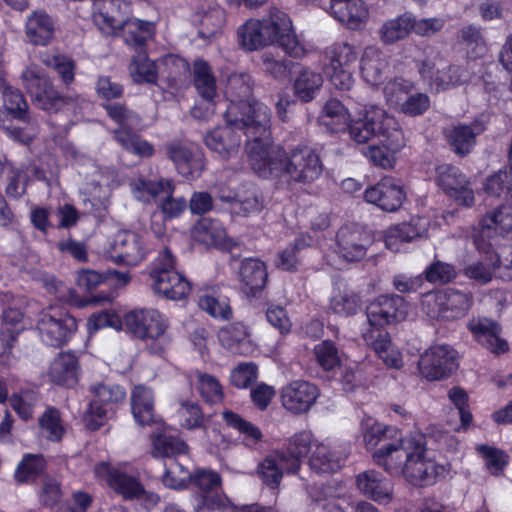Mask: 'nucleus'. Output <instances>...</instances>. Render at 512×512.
<instances>
[{
	"mask_svg": "<svg viewBox=\"0 0 512 512\" xmlns=\"http://www.w3.org/2000/svg\"><path fill=\"white\" fill-rule=\"evenodd\" d=\"M469 329L479 344L498 354L508 350V343L500 338L499 326L487 319L477 318L469 322Z\"/></svg>",
	"mask_w": 512,
	"mask_h": 512,
	"instance_id": "obj_38",
	"label": "nucleus"
},
{
	"mask_svg": "<svg viewBox=\"0 0 512 512\" xmlns=\"http://www.w3.org/2000/svg\"><path fill=\"white\" fill-rule=\"evenodd\" d=\"M280 397L285 409L294 414H300L308 411L316 402L319 390L308 381L295 380L282 388Z\"/></svg>",
	"mask_w": 512,
	"mask_h": 512,
	"instance_id": "obj_27",
	"label": "nucleus"
},
{
	"mask_svg": "<svg viewBox=\"0 0 512 512\" xmlns=\"http://www.w3.org/2000/svg\"><path fill=\"white\" fill-rule=\"evenodd\" d=\"M124 317L114 309H107L90 315L86 322L87 332L90 336L104 328H111L116 331L123 329Z\"/></svg>",
	"mask_w": 512,
	"mask_h": 512,
	"instance_id": "obj_56",
	"label": "nucleus"
},
{
	"mask_svg": "<svg viewBox=\"0 0 512 512\" xmlns=\"http://www.w3.org/2000/svg\"><path fill=\"white\" fill-rule=\"evenodd\" d=\"M247 157L253 171L262 178H285L291 183L311 184L323 171L315 150L303 146L287 153L273 145L270 135L251 142L247 146Z\"/></svg>",
	"mask_w": 512,
	"mask_h": 512,
	"instance_id": "obj_2",
	"label": "nucleus"
},
{
	"mask_svg": "<svg viewBox=\"0 0 512 512\" xmlns=\"http://www.w3.org/2000/svg\"><path fill=\"white\" fill-rule=\"evenodd\" d=\"M224 200L231 201L234 210L241 212L244 216L257 213L262 208V202L254 188L238 192L234 198L224 197Z\"/></svg>",
	"mask_w": 512,
	"mask_h": 512,
	"instance_id": "obj_58",
	"label": "nucleus"
},
{
	"mask_svg": "<svg viewBox=\"0 0 512 512\" xmlns=\"http://www.w3.org/2000/svg\"><path fill=\"white\" fill-rule=\"evenodd\" d=\"M221 418L226 427L237 431L245 446L253 448L262 441L263 434L259 427L244 419L240 414L224 409Z\"/></svg>",
	"mask_w": 512,
	"mask_h": 512,
	"instance_id": "obj_43",
	"label": "nucleus"
},
{
	"mask_svg": "<svg viewBox=\"0 0 512 512\" xmlns=\"http://www.w3.org/2000/svg\"><path fill=\"white\" fill-rule=\"evenodd\" d=\"M79 373L80 367L76 355L71 352H63L52 361L48 377L57 385L73 387L78 382Z\"/></svg>",
	"mask_w": 512,
	"mask_h": 512,
	"instance_id": "obj_37",
	"label": "nucleus"
},
{
	"mask_svg": "<svg viewBox=\"0 0 512 512\" xmlns=\"http://www.w3.org/2000/svg\"><path fill=\"white\" fill-rule=\"evenodd\" d=\"M2 302L7 305V308L2 313L0 330L19 336L24 330L23 313L21 312V307L25 302L24 298L5 293L2 296Z\"/></svg>",
	"mask_w": 512,
	"mask_h": 512,
	"instance_id": "obj_45",
	"label": "nucleus"
},
{
	"mask_svg": "<svg viewBox=\"0 0 512 512\" xmlns=\"http://www.w3.org/2000/svg\"><path fill=\"white\" fill-rule=\"evenodd\" d=\"M130 186L134 197L142 202L162 200L161 210L168 218L178 217L186 209L187 204L184 198L172 197L174 185L171 180L151 181L137 178L131 182Z\"/></svg>",
	"mask_w": 512,
	"mask_h": 512,
	"instance_id": "obj_11",
	"label": "nucleus"
},
{
	"mask_svg": "<svg viewBox=\"0 0 512 512\" xmlns=\"http://www.w3.org/2000/svg\"><path fill=\"white\" fill-rule=\"evenodd\" d=\"M322 84L321 74L308 68H302L294 78V93L302 102H309L314 99Z\"/></svg>",
	"mask_w": 512,
	"mask_h": 512,
	"instance_id": "obj_49",
	"label": "nucleus"
},
{
	"mask_svg": "<svg viewBox=\"0 0 512 512\" xmlns=\"http://www.w3.org/2000/svg\"><path fill=\"white\" fill-rule=\"evenodd\" d=\"M413 28V17L402 14L385 21L379 29V38L385 45L393 44L406 38Z\"/></svg>",
	"mask_w": 512,
	"mask_h": 512,
	"instance_id": "obj_48",
	"label": "nucleus"
},
{
	"mask_svg": "<svg viewBox=\"0 0 512 512\" xmlns=\"http://www.w3.org/2000/svg\"><path fill=\"white\" fill-rule=\"evenodd\" d=\"M37 330L49 346L65 344L77 330V321L62 308L50 306L40 313Z\"/></svg>",
	"mask_w": 512,
	"mask_h": 512,
	"instance_id": "obj_13",
	"label": "nucleus"
},
{
	"mask_svg": "<svg viewBox=\"0 0 512 512\" xmlns=\"http://www.w3.org/2000/svg\"><path fill=\"white\" fill-rule=\"evenodd\" d=\"M409 304L398 295H381L367 307L366 327L383 329L384 326L406 319Z\"/></svg>",
	"mask_w": 512,
	"mask_h": 512,
	"instance_id": "obj_19",
	"label": "nucleus"
},
{
	"mask_svg": "<svg viewBox=\"0 0 512 512\" xmlns=\"http://www.w3.org/2000/svg\"><path fill=\"white\" fill-rule=\"evenodd\" d=\"M124 325L135 337L147 342L152 354L164 353L171 344L169 321L156 309L132 310L124 315Z\"/></svg>",
	"mask_w": 512,
	"mask_h": 512,
	"instance_id": "obj_5",
	"label": "nucleus"
},
{
	"mask_svg": "<svg viewBox=\"0 0 512 512\" xmlns=\"http://www.w3.org/2000/svg\"><path fill=\"white\" fill-rule=\"evenodd\" d=\"M128 9L129 5L125 0H102L94 3V23L103 34L115 35L120 31Z\"/></svg>",
	"mask_w": 512,
	"mask_h": 512,
	"instance_id": "obj_30",
	"label": "nucleus"
},
{
	"mask_svg": "<svg viewBox=\"0 0 512 512\" xmlns=\"http://www.w3.org/2000/svg\"><path fill=\"white\" fill-rule=\"evenodd\" d=\"M225 22V10L218 5L209 6L200 17L199 36L205 39L215 37L222 32Z\"/></svg>",
	"mask_w": 512,
	"mask_h": 512,
	"instance_id": "obj_53",
	"label": "nucleus"
},
{
	"mask_svg": "<svg viewBox=\"0 0 512 512\" xmlns=\"http://www.w3.org/2000/svg\"><path fill=\"white\" fill-rule=\"evenodd\" d=\"M196 376L197 389L206 401L218 403L223 399V389L216 377L200 372H198Z\"/></svg>",
	"mask_w": 512,
	"mask_h": 512,
	"instance_id": "obj_62",
	"label": "nucleus"
},
{
	"mask_svg": "<svg viewBox=\"0 0 512 512\" xmlns=\"http://www.w3.org/2000/svg\"><path fill=\"white\" fill-rule=\"evenodd\" d=\"M363 442L373 451L374 462L393 477L415 486H428L449 474L448 463H438L430 456L422 435L397 437V430L365 418L361 423Z\"/></svg>",
	"mask_w": 512,
	"mask_h": 512,
	"instance_id": "obj_1",
	"label": "nucleus"
},
{
	"mask_svg": "<svg viewBox=\"0 0 512 512\" xmlns=\"http://www.w3.org/2000/svg\"><path fill=\"white\" fill-rule=\"evenodd\" d=\"M387 56L376 47L365 48L360 58V76L370 86L381 84L387 76Z\"/></svg>",
	"mask_w": 512,
	"mask_h": 512,
	"instance_id": "obj_34",
	"label": "nucleus"
},
{
	"mask_svg": "<svg viewBox=\"0 0 512 512\" xmlns=\"http://www.w3.org/2000/svg\"><path fill=\"white\" fill-rule=\"evenodd\" d=\"M318 442L311 431H300L288 440L285 458L282 459L288 466V473H296L301 467L302 458L315 448Z\"/></svg>",
	"mask_w": 512,
	"mask_h": 512,
	"instance_id": "obj_41",
	"label": "nucleus"
},
{
	"mask_svg": "<svg viewBox=\"0 0 512 512\" xmlns=\"http://www.w3.org/2000/svg\"><path fill=\"white\" fill-rule=\"evenodd\" d=\"M56 33V20L43 9L31 11L24 21V36L33 46L49 45Z\"/></svg>",
	"mask_w": 512,
	"mask_h": 512,
	"instance_id": "obj_29",
	"label": "nucleus"
},
{
	"mask_svg": "<svg viewBox=\"0 0 512 512\" xmlns=\"http://www.w3.org/2000/svg\"><path fill=\"white\" fill-rule=\"evenodd\" d=\"M45 468V461L40 455H26L18 464L15 478L18 482L25 483L34 479Z\"/></svg>",
	"mask_w": 512,
	"mask_h": 512,
	"instance_id": "obj_61",
	"label": "nucleus"
},
{
	"mask_svg": "<svg viewBox=\"0 0 512 512\" xmlns=\"http://www.w3.org/2000/svg\"><path fill=\"white\" fill-rule=\"evenodd\" d=\"M131 412L135 422L147 426L157 421L154 409V393L144 385H137L131 391Z\"/></svg>",
	"mask_w": 512,
	"mask_h": 512,
	"instance_id": "obj_40",
	"label": "nucleus"
},
{
	"mask_svg": "<svg viewBox=\"0 0 512 512\" xmlns=\"http://www.w3.org/2000/svg\"><path fill=\"white\" fill-rule=\"evenodd\" d=\"M274 34L273 44H278L286 54L296 59L305 56L307 52L305 44L296 35L290 17L280 10L276 17Z\"/></svg>",
	"mask_w": 512,
	"mask_h": 512,
	"instance_id": "obj_33",
	"label": "nucleus"
},
{
	"mask_svg": "<svg viewBox=\"0 0 512 512\" xmlns=\"http://www.w3.org/2000/svg\"><path fill=\"white\" fill-rule=\"evenodd\" d=\"M330 14L352 30L360 29L368 20L369 12L362 0H331Z\"/></svg>",
	"mask_w": 512,
	"mask_h": 512,
	"instance_id": "obj_36",
	"label": "nucleus"
},
{
	"mask_svg": "<svg viewBox=\"0 0 512 512\" xmlns=\"http://www.w3.org/2000/svg\"><path fill=\"white\" fill-rule=\"evenodd\" d=\"M22 81L34 104L42 110L58 111L64 105V99L53 88L42 69L36 65L28 66L22 73Z\"/></svg>",
	"mask_w": 512,
	"mask_h": 512,
	"instance_id": "obj_18",
	"label": "nucleus"
},
{
	"mask_svg": "<svg viewBox=\"0 0 512 512\" xmlns=\"http://www.w3.org/2000/svg\"><path fill=\"white\" fill-rule=\"evenodd\" d=\"M94 475L125 499H140L148 507L159 502L158 495L146 492L137 478L127 474L120 466L115 467L109 463L100 462L94 467Z\"/></svg>",
	"mask_w": 512,
	"mask_h": 512,
	"instance_id": "obj_10",
	"label": "nucleus"
},
{
	"mask_svg": "<svg viewBox=\"0 0 512 512\" xmlns=\"http://www.w3.org/2000/svg\"><path fill=\"white\" fill-rule=\"evenodd\" d=\"M218 339L221 345L232 353L249 355L254 351V345L241 323L229 324L218 332Z\"/></svg>",
	"mask_w": 512,
	"mask_h": 512,
	"instance_id": "obj_42",
	"label": "nucleus"
},
{
	"mask_svg": "<svg viewBox=\"0 0 512 512\" xmlns=\"http://www.w3.org/2000/svg\"><path fill=\"white\" fill-rule=\"evenodd\" d=\"M192 77L194 87L202 99L213 101L217 93V85L210 65L202 59L196 60L193 64Z\"/></svg>",
	"mask_w": 512,
	"mask_h": 512,
	"instance_id": "obj_46",
	"label": "nucleus"
},
{
	"mask_svg": "<svg viewBox=\"0 0 512 512\" xmlns=\"http://www.w3.org/2000/svg\"><path fill=\"white\" fill-rule=\"evenodd\" d=\"M479 231L473 236L475 247L488 252L496 244L498 236L504 237L512 231V204H503L487 213L480 221Z\"/></svg>",
	"mask_w": 512,
	"mask_h": 512,
	"instance_id": "obj_17",
	"label": "nucleus"
},
{
	"mask_svg": "<svg viewBox=\"0 0 512 512\" xmlns=\"http://www.w3.org/2000/svg\"><path fill=\"white\" fill-rule=\"evenodd\" d=\"M226 122L227 126L217 128L209 132L204 138L206 146L224 160L234 158L239 153L242 140L241 134H239L237 130L246 129V136L248 138H253L252 140L247 141L246 146L255 139L264 138L265 135H270L268 128H266V131L264 132L262 127L252 123V119L246 118L245 125L230 124L227 120ZM245 151L247 152V147H245Z\"/></svg>",
	"mask_w": 512,
	"mask_h": 512,
	"instance_id": "obj_8",
	"label": "nucleus"
},
{
	"mask_svg": "<svg viewBox=\"0 0 512 512\" xmlns=\"http://www.w3.org/2000/svg\"><path fill=\"white\" fill-rule=\"evenodd\" d=\"M445 294L443 299V320H453L465 315L470 308V298L467 294L451 289L442 290Z\"/></svg>",
	"mask_w": 512,
	"mask_h": 512,
	"instance_id": "obj_55",
	"label": "nucleus"
},
{
	"mask_svg": "<svg viewBox=\"0 0 512 512\" xmlns=\"http://www.w3.org/2000/svg\"><path fill=\"white\" fill-rule=\"evenodd\" d=\"M358 58L356 48L346 42L335 43L325 49L324 73L339 91H349L354 85L352 66Z\"/></svg>",
	"mask_w": 512,
	"mask_h": 512,
	"instance_id": "obj_9",
	"label": "nucleus"
},
{
	"mask_svg": "<svg viewBox=\"0 0 512 512\" xmlns=\"http://www.w3.org/2000/svg\"><path fill=\"white\" fill-rule=\"evenodd\" d=\"M370 234L358 226L341 227L336 236V252L347 262L359 261L371 244Z\"/></svg>",
	"mask_w": 512,
	"mask_h": 512,
	"instance_id": "obj_24",
	"label": "nucleus"
},
{
	"mask_svg": "<svg viewBox=\"0 0 512 512\" xmlns=\"http://www.w3.org/2000/svg\"><path fill=\"white\" fill-rule=\"evenodd\" d=\"M146 251L142 237L132 231H119L111 244V258L125 265H137L144 259Z\"/></svg>",
	"mask_w": 512,
	"mask_h": 512,
	"instance_id": "obj_25",
	"label": "nucleus"
},
{
	"mask_svg": "<svg viewBox=\"0 0 512 512\" xmlns=\"http://www.w3.org/2000/svg\"><path fill=\"white\" fill-rule=\"evenodd\" d=\"M486 129L482 120H475L471 124L454 125L445 131V135L452 150L459 155L468 154L476 143V137Z\"/></svg>",
	"mask_w": 512,
	"mask_h": 512,
	"instance_id": "obj_35",
	"label": "nucleus"
},
{
	"mask_svg": "<svg viewBox=\"0 0 512 512\" xmlns=\"http://www.w3.org/2000/svg\"><path fill=\"white\" fill-rule=\"evenodd\" d=\"M310 243L311 238L309 236H301L297 238L294 243L287 246V248L278 254L277 258L275 259L276 267L286 271L294 270L298 263L296 255L297 251L304 246L310 245Z\"/></svg>",
	"mask_w": 512,
	"mask_h": 512,
	"instance_id": "obj_63",
	"label": "nucleus"
},
{
	"mask_svg": "<svg viewBox=\"0 0 512 512\" xmlns=\"http://www.w3.org/2000/svg\"><path fill=\"white\" fill-rule=\"evenodd\" d=\"M188 451L186 443L179 438L167 435H158L153 442V454L156 457L164 458V474L162 483L175 490L184 489L192 481V473L186 465L176 456L185 454Z\"/></svg>",
	"mask_w": 512,
	"mask_h": 512,
	"instance_id": "obj_6",
	"label": "nucleus"
},
{
	"mask_svg": "<svg viewBox=\"0 0 512 512\" xmlns=\"http://www.w3.org/2000/svg\"><path fill=\"white\" fill-rule=\"evenodd\" d=\"M268 272L266 264L256 258L244 259L240 267V280L243 292L255 297L266 285Z\"/></svg>",
	"mask_w": 512,
	"mask_h": 512,
	"instance_id": "obj_39",
	"label": "nucleus"
},
{
	"mask_svg": "<svg viewBox=\"0 0 512 512\" xmlns=\"http://www.w3.org/2000/svg\"><path fill=\"white\" fill-rule=\"evenodd\" d=\"M317 363L326 371L333 370L341 363L339 352L330 341H322L314 347Z\"/></svg>",
	"mask_w": 512,
	"mask_h": 512,
	"instance_id": "obj_64",
	"label": "nucleus"
},
{
	"mask_svg": "<svg viewBox=\"0 0 512 512\" xmlns=\"http://www.w3.org/2000/svg\"><path fill=\"white\" fill-rule=\"evenodd\" d=\"M356 485L361 494L378 504L386 505L393 499V484L379 471L366 470L359 473Z\"/></svg>",
	"mask_w": 512,
	"mask_h": 512,
	"instance_id": "obj_32",
	"label": "nucleus"
},
{
	"mask_svg": "<svg viewBox=\"0 0 512 512\" xmlns=\"http://www.w3.org/2000/svg\"><path fill=\"white\" fill-rule=\"evenodd\" d=\"M360 309V299L356 293L348 289H335L329 301V310L334 314L349 317Z\"/></svg>",
	"mask_w": 512,
	"mask_h": 512,
	"instance_id": "obj_52",
	"label": "nucleus"
},
{
	"mask_svg": "<svg viewBox=\"0 0 512 512\" xmlns=\"http://www.w3.org/2000/svg\"><path fill=\"white\" fill-rule=\"evenodd\" d=\"M90 391L94 398L85 412L84 421L89 429L96 430L103 425L113 406L125 399L126 391L120 385L112 383L92 385Z\"/></svg>",
	"mask_w": 512,
	"mask_h": 512,
	"instance_id": "obj_14",
	"label": "nucleus"
},
{
	"mask_svg": "<svg viewBox=\"0 0 512 512\" xmlns=\"http://www.w3.org/2000/svg\"><path fill=\"white\" fill-rule=\"evenodd\" d=\"M458 367L456 351L446 344L430 346L420 356L419 373L429 381L450 376Z\"/></svg>",
	"mask_w": 512,
	"mask_h": 512,
	"instance_id": "obj_16",
	"label": "nucleus"
},
{
	"mask_svg": "<svg viewBox=\"0 0 512 512\" xmlns=\"http://www.w3.org/2000/svg\"><path fill=\"white\" fill-rule=\"evenodd\" d=\"M436 181L439 187L459 205L471 206L474 203V192L470 182L458 168L448 164L440 165L437 168Z\"/></svg>",
	"mask_w": 512,
	"mask_h": 512,
	"instance_id": "obj_22",
	"label": "nucleus"
},
{
	"mask_svg": "<svg viewBox=\"0 0 512 512\" xmlns=\"http://www.w3.org/2000/svg\"><path fill=\"white\" fill-rule=\"evenodd\" d=\"M483 190L488 197L512 199V170L500 169L489 175L483 183Z\"/></svg>",
	"mask_w": 512,
	"mask_h": 512,
	"instance_id": "obj_51",
	"label": "nucleus"
},
{
	"mask_svg": "<svg viewBox=\"0 0 512 512\" xmlns=\"http://www.w3.org/2000/svg\"><path fill=\"white\" fill-rule=\"evenodd\" d=\"M365 200L384 211H395L401 207L405 192L401 182L397 179L386 177L376 185L365 190Z\"/></svg>",
	"mask_w": 512,
	"mask_h": 512,
	"instance_id": "obj_28",
	"label": "nucleus"
},
{
	"mask_svg": "<svg viewBox=\"0 0 512 512\" xmlns=\"http://www.w3.org/2000/svg\"><path fill=\"white\" fill-rule=\"evenodd\" d=\"M419 71L436 91H444L469 80V72L465 68L448 65L440 58L425 60Z\"/></svg>",
	"mask_w": 512,
	"mask_h": 512,
	"instance_id": "obj_20",
	"label": "nucleus"
},
{
	"mask_svg": "<svg viewBox=\"0 0 512 512\" xmlns=\"http://www.w3.org/2000/svg\"><path fill=\"white\" fill-rule=\"evenodd\" d=\"M285 458L284 452H277L267 456L257 466V474L262 482L271 487L277 488L282 480L283 471L288 473V465L282 461Z\"/></svg>",
	"mask_w": 512,
	"mask_h": 512,
	"instance_id": "obj_47",
	"label": "nucleus"
},
{
	"mask_svg": "<svg viewBox=\"0 0 512 512\" xmlns=\"http://www.w3.org/2000/svg\"><path fill=\"white\" fill-rule=\"evenodd\" d=\"M167 155L177 172L184 178H198L205 166L204 154L200 147L191 142L176 141L167 145Z\"/></svg>",
	"mask_w": 512,
	"mask_h": 512,
	"instance_id": "obj_21",
	"label": "nucleus"
},
{
	"mask_svg": "<svg viewBox=\"0 0 512 512\" xmlns=\"http://www.w3.org/2000/svg\"><path fill=\"white\" fill-rule=\"evenodd\" d=\"M0 87L2 88L3 104L7 112L14 118L24 119L28 111V104L23 95L17 89L6 86L4 83Z\"/></svg>",
	"mask_w": 512,
	"mask_h": 512,
	"instance_id": "obj_60",
	"label": "nucleus"
},
{
	"mask_svg": "<svg viewBox=\"0 0 512 512\" xmlns=\"http://www.w3.org/2000/svg\"><path fill=\"white\" fill-rule=\"evenodd\" d=\"M225 96L229 101L225 118L230 124H246V118L252 123L262 127L263 131L270 126L271 113L269 108L256 102L251 97L250 76L248 74L233 73L226 80Z\"/></svg>",
	"mask_w": 512,
	"mask_h": 512,
	"instance_id": "obj_4",
	"label": "nucleus"
},
{
	"mask_svg": "<svg viewBox=\"0 0 512 512\" xmlns=\"http://www.w3.org/2000/svg\"><path fill=\"white\" fill-rule=\"evenodd\" d=\"M491 248L492 247L488 248V252H484L489 255L487 264L477 262L465 268V274L469 278L475 279L481 283H487L492 279L493 271L499 267L500 256L497 253H490Z\"/></svg>",
	"mask_w": 512,
	"mask_h": 512,
	"instance_id": "obj_59",
	"label": "nucleus"
},
{
	"mask_svg": "<svg viewBox=\"0 0 512 512\" xmlns=\"http://www.w3.org/2000/svg\"><path fill=\"white\" fill-rule=\"evenodd\" d=\"M129 73L135 83H154L157 80L158 69L146 53L140 52L132 58Z\"/></svg>",
	"mask_w": 512,
	"mask_h": 512,
	"instance_id": "obj_54",
	"label": "nucleus"
},
{
	"mask_svg": "<svg viewBox=\"0 0 512 512\" xmlns=\"http://www.w3.org/2000/svg\"><path fill=\"white\" fill-rule=\"evenodd\" d=\"M192 237L195 241L206 246L221 248L229 246L226 231L222 224L217 220L209 218H203L194 225Z\"/></svg>",
	"mask_w": 512,
	"mask_h": 512,
	"instance_id": "obj_44",
	"label": "nucleus"
},
{
	"mask_svg": "<svg viewBox=\"0 0 512 512\" xmlns=\"http://www.w3.org/2000/svg\"><path fill=\"white\" fill-rule=\"evenodd\" d=\"M278 9H270L263 19L251 18L238 27L237 37L241 48L255 51L273 45Z\"/></svg>",
	"mask_w": 512,
	"mask_h": 512,
	"instance_id": "obj_15",
	"label": "nucleus"
},
{
	"mask_svg": "<svg viewBox=\"0 0 512 512\" xmlns=\"http://www.w3.org/2000/svg\"><path fill=\"white\" fill-rule=\"evenodd\" d=\"M413 90L414 84L411 81L395 78L386 83L383 92L387 104L398 110Z\"/></svg>",
	"mask_w": 512,
	"mask_h": 512,
	"instance_id": "obj_57",
	"label": "nucleus"
},
{
	"mask_svg": "<svg viewBox=\"0 0 512 512\" xmlns=\"http://www.w3.org/2000/svg\"><path fill=\"white\" fill-rule=\"evenodd\" d=\"M29 272L35 280L43 283V285L50 293L58 294L57 297L61 301H64L78 308H83L88 305H99L104 302H111L114 299L112 294L96 295L89 299H82L74 289L63 287L62 283L58 281L54 276L39 270Z\"/></svg>",
	"mask_w": 512,
	"mask_h": 512,
	"instance_id": "obj_31",
	"label": "nucleus"
},
{
	"mask_svg": "<svg viewBox=\"0 0 512 512\" xmlns=\"http://www.w3.org/2000/svg\"><path fill=\"white\" fill-rule=\"evenodd\" d=\"M347 457L345 446L331 441L319 442L312 450L309 467L317 474H333L344 466Z\"/></svg>",
	"mask_w": 512,
	"mask_h": 512,
	"instance_id": "obj_23",
	"label": "nucleus"
},
{
	"mask_svg": "<svg viewBox=\"0 0 512 512\" xmlns=\"http://www.w3.org/2000/svg\"><path fill=\"white\" fill-rule=\"evenodd\" d=\"M108 115L119 124L114 131L116 141L128 152L139 157H151L153 145L131 131L140 124V117L120 105H105Z\"/></svg>",
	"mask_w": 512,
	"mask_h": 512,
	"instance_id": "obj_12",
	"label": "nucleus"
},
{
	"mask_svg": "<svg viewBox=\"0 0 512 512\" xmlns=\"http://www.w3.org/2000/svg\"><path fill=\"white\" fill-rule=\"evenodd\" d=\"M374 105H367L355 113L354 117L344 106V104L336 99L331 98L326 101L319 116L320 123L331 132L348 131L350 135L351 125L358 120L364 119L367 111Z\"/></svg>",
	"mask_w": 512,
	"mask_h": 512,
	"instance_id": "obj_26",
	"label": "nucleus"
},
{
	"mask_svg": "<svg viewBox=\"0 0 512 512\" xmlns=\"http://www.w3.org/2000/svg\"><path fill=\"white\" fill-rule=\"evenodd\" d=\"M374 138L379 144L370 146L365 156L377 166L392 168L405 145L404 135L398 121L379 106L371 107L364 119L350 127V139L355 143L364 144Z\"/></svg>",
	"mask_w": 512,
	"mask_h": 512,
	"instance_id": "obj_3",
	"label": "nucleus"
},
{
	"mask_svg": "<svg viewBox=\"0 0 512 512\" xmlns=\"http://www.w3.org/2000/svg\"><path fill=\"white\" fill-rule=\"evenodd\" d=\"M174 257L168 249H164L153 263L150 272L151 287L155 294L172 301L186 299L191 285L185 276L174 268Z\"/></svg>",
	"mask_w": 512,
	"mask_h": 512,
	"instance_id": "obj_7",
	"label": "nucleus"
},
{
	"mask_svg": "<svg viewBox=\"0 0 512 512\" xmlns=\"http://www.w3.org/2000/svg\"><path fill=\"white\" fill-rule=\"evenodd\" d=\"M123 32L125 42L132 47H141L154 34V25L152 22L130 18L124 20L120 26Z\"/></svg>",
	"mask_w": 512,
	"mask_h": 512,
	"instance_id": "obj_50",
	"label": "nucleus"
}]
</instances>
